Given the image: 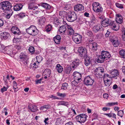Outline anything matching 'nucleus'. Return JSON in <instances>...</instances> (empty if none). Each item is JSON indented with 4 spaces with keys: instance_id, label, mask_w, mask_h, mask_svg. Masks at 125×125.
<instances>
[{
    "instance_id": "f257e3e1",
    "label": "nucleus",
    "mask_w": 125,
    "mask_h": 125,
    "mask_svg": "<svg viewBox=\"0 0 125 125\" xmlns=\"http://www.w3.org/2000/svg\"><path fill=\"white\" fill-rule=\"evenodd\" d=\"M12 7L10 3L8 1L2 2L0 4V8L2 9L4 11H10L12 12L11 9Z\"/></svg>"
},
{
    "instance_id": "f03ea898",
    "label": "nucleus",
    "mask_w": 125,
    "mask_h": 125,
    "mask_svg": "<svg viewBox=\"0 0 125 125\" xmlns=\"http://www.w3.org/2000/svg\"><path fill=\"white\" fill-rule=\"evenodd\" d=\"M26 31L28 34L32 36L36 35L39 31L36 27L33 25H31L29 28L26 29Z\"/></svg>"
},
{
    "instance_id": "7ed1b4c3",
    "label": "nucleus",
    "mask_w": 125,
    "mask_h": 125,
    "mask_svg": "<svg viewBox=\"0 0 125 125\" xmlns=\"http://www.w3.org/2000/svg\"><path fill=\"white\" fill-rule=\"evenodd\" d=\"M94 74L96 77L98 78H102L104 76V68L101 67H99L95 70Z\"/></svg>"
},
{
    "instance_id": "20e7f679",
    "label": "nucleus",
    "mask_w": 125,
    "mask_h": 125,
    "mask_svg": "<svg viewBox=\"0 0 125 125\" xmlns=\"http://www.w3.org/2000/svg\"><path fill=\"white\" fill-rule=\"evenodd\" d=\"M77 18V15L74 12H70L67 14L66 17L67 20L70 22H72L76 20Z\"/></svg>"
},
{
    "instance_id": "39448f33",
    "label": "nucleus",
    "mask_w": 125,
    "mask_h": 125,
    "mask_svg": "<svg viewBox=\"0 0 125 125\" xmlns=\"http://www.w3.org/2000/svg\"><path fill=\"white\" fill-rule=\"evenodd\" d=\"M87 115L85 114H82L79 115L76 117V119L80 123H83L86 120Z\"/></svg>"
},
{
    "instance_id": "423d86ee",
    "label": "nucleus",
    "mask_w": 125,
    "mask_h": 125,
    "mask_svg": "<svg viewBox=\"0 0 125 125\" xmlns=\"http://www.w3.org/2000/svg\"><path fill=\"white\" fill-rule=\"evenodd\" d=\"M19 61L24 65H26L27 64V56L23 53H21L19 57Z\"/></svg>"
},
{
    "instance_id": "0eeeda50",
    "label": "nucleus",
    "mask_w": 125,
    "mask_h": 125,
    "mask_svg": "<svg viewBox=\"0 0 125 125\" xmlns=\"http://www.w3.org/2000/svg\"><path fill=\"white\" fill-rule=\"evenodd\" d=\"M94 82V80L92 79L90 76L85 77L83 81L84 84L86 86L93 85Z\"/></svg>"
},
{
    "instance_id": "6e6552de",
    "label": "nucleus",
    "mask_w": 125,
    "mask_h": 125,
    "mask_svg": "<svg viewBox=\"0 0 125 125\" xmlns=\"http://www.w3.org/2000/svg\"><path fill=\"white\" fill-rule=\"evenodd\" d=\"M72 39L75 43L78 44L81 42L82 39V36L80 34L75 33L73 35Z\"/></svg>"
},
{
    "instance_id": "1a4fd4ad",
    "label": "nucleus",
    "mask_w": 125,
    "mask_h": 125,
    "mask_svg": "<svg viewBox=\"0 0 125 125\" xmlns=\"http://www.w3.org/2000/svg\"><path fill=\"white\" fill-rule=\"evenodd\" d=\"M80 55L81 57H86L87 56V51L86 48L84 47H79L78 49Z\"/></svg>"
},
{
    "instance_id": "9d476101",
    "label": "nucleus",
    "mask_w": 125,
    "mask_h": 125,
    "mask_svg": "<svg viewBox=\"0 0 125 125\" xmlns=\"http://www.w3.org/2000/svg\"><path fill=\"white\" fill-rule=\"evenodd\" d=\"M115 47H117L119 44V39L117 37H115L110 40Z\"/></svg>"
},
{
    "instance_id": "9b49d317",
    "label": "nucleus",
    "mask_w": 125,
    "mask_h": 125,
    "mask_svg": "<svg viewBox=\"0 0 125 125\" xmlns=\"http://www.w3.org/2000/svg\"><path fill=\"white\" fill-rule=\"evenodd\" d=\"M109 25L111 26L112 29L115 31L118 30L119 29V27L117 26V23L114 21L111 20Z\"/></svg>"
},
{
    "instance_id": "f8f14e48",
    "label": "nucleus",
    "mask_w": 125,
    "mask_h": 125,
    "mask_svg": "<svg viewBox=\"0 0 125 125\" xmlns=\"http://www.w3.org/2000/svg\"><path fill=\"white\" fill-rule=\"evenodd\" d=\"M74 10L77 12L83 11L84 10V7L82 4H78L76 5L74 7Z\"/></svg>"
},
{
    "instance_id": "ddd939ff",
    "label": "nucleus",
    "mask_w": 125,
    "mask_h": 125,
    "mask_svg": "<svg viewBox=\"0 0 125 125\" xmlns=\"http://www.w3.org/2000/svg\"><path fill=\"white\" fill-rule=\"evenodd\" d=\"M73 74L74 79H75L76 80H78V81H81L82 75L81 73L77 72H74Z\"/></svg>"
},
{
    "instance_id": "4468645a",
    "label": "nucleus",
    "mask_w": 125,
    "mask_h": 125,
    "mask_svg": "<svg viewBox=\"0 0 125 125\" xmlns=\"http://www.w3.org/2000/svg\"><path fill=\"white\" fill-rule=\"evenodd\" d=\"M12 48V46H6L5 48L6 53L10 56H12L13 54Z\"/></svg>"
},
{
    "instance_id": "2eb2a0df",
    "label": "nucleus",
    "mask_w": 125,
    "mask_h": 125,
    "mask_svg": "<svg viewBox=\"0 0 125 125\" xmlns=\"http://www.w3.org/2000/svg\"><path fill=\"white\" fill-rule=\"evenodd\" d=\"M11 31L12 33L16 35H19L21 34L20 30L17 27H13L11 29Z\"/></svg>"
},
{
    "instance_id": "dca6fc26",
    "label": "nucleus",
    "mask_w": 125,
    "mask_h": 125,
    "mask_svg": "<svg viewBox=\"0 0 125 125\" xmlns=\"http://www.w3.org/2000/svg\"><path fill=\"white\" fill-rule=\"evenodd\" d=\"M110 21L111 20L105 18L102 21L101 24L103 27H106L109 25Z\"/></svg>"
},
{
    "instance_id": "f3484780",
    "label": "nucleus",
    "mask_w": 125,
    "mask_h": 125,
    "mask_svg": "<svg viewBox=\"0 0 125 125\" xmlns=\"http://www.w3.org/2000/svg\"><path fill=\"white\" fill-rule=\"evenodd\" d=\"M101 53L105 60L108 59L111 57L110 54L108 52L103 51H102Z\"/></svg>"
},
{
    "instance_id": "a211bd4d",
    "label": "nucleus",
    "mask_w": 125,
    "mask_h": 125,
    "mask_svg": "<svg viewBox=\"0 0 125 125\" xmlns=\"http://www.w3.org/2000/svg\"><path fill=\"white\" fill-rule=\"evenodd\" d=\"M29 108L32 112L34 113L38 110V109L37 106L35 105L32 104L29 106Z\"/></svg>"
},
{
    "instance_id": "6ab92c4d",
    "label": "nucleus",
    "mask_w": 125,
    "mask_h": 125,
    "mask_svg": "<svg viewBox=\"0 0 125 125\" xmlns=\"http://www.w3.org/2000/svg\"><path fill=\"white\" fill-rule=\"evenodd\" d=\"M110 74L112 75V77H114L119 75L118 71L116 69H112L110 71Z\"/></svg>"
},
{
    "instance_id": "aec40b11",
    "label": "nucleus",
    "mask_w": 125,
    "mask_h": 125,
    "mask_svg": "<svg viewBox=\"0 0 125 125\" xmlns=\"http://www.w3.org/2000/svg\"><path fill=\"white\" fill-rule=\"evenodd\" d=\"M102 27L100 24H98L94 26L93 28V30L95 32H97L102 30Z\"/></svg>"
},
{
    "instance_id": "412c9836",
    "label": "nucleus",
    "mask_w": 125,
    "mask_h": 125,
    "mask_svg": "<svg viewBox=\"0 0 125 125\" xmlns=\"http://www.w3.org/2000/svg\"><path fill=\"white\" fill-rule=\"evenodd\" d=\"M116 21L117 23L119 24L121 23L123 21V18L121 15L120 14H116Z\"/></svg>"
},
{
    "instance_id": "4be33fe9",
    "label": "nucleus",
    "mask_w": 125,
    "mask_h": 125,
    "mask_svg": "<svg viewBox=\"0 0 125 125\" xmlns=\"http://www.w3.org/2000/svg\"><path fill=\"white\" fill-rule=\"evenodd\" d=\"M80 62V60L78 59H76L71 63L72 65V67L73 68H76L79 65Z\"/></svg>"
},
{
    "instance_id": "5701e85b",
    "label": "nucleus",
    "mask_w": 125,
    "mask_h": 125,
    "mask_svg": "<svg viewBox=\"0 0 125 125\" xmlns=\"http://www.w3.org/2000/svg\"><path fill=\"white\" fill-rule=\"evenodd\" d=\"M90 47L93 51L96 50L97 49V45L95 42H93V43L90 44Z\"/></svg>"
},
{
    "instance_id": "b1692460",
    "label": "nucleus",
    "mask_w": 125,
    "mask_h": 125,
    "mask_svg": "<svg viewBox=\"0 0 125 125\" xmlns=\"http://www.w3.org/2000/svg\"><path fill=\"white\" fill-rule=\"evenodd\" d=\"M46 21V19L45 17L40 18L38 20V23L40 25H42L44 24Z\"/></svg>"
},
{
    "instance_id": "393cba45",
    "label": "nucleus",
    "mask_w": 125,
    "mask_h": 125,
    "mask_svg": "<svg viewBox=\"0 0 125 125\" xmlns=\"http://www.w3.org/2000/svg\"><path fill=\"white\" fill-rule=\"evenodd\" d=\"M23 5L21 4H16L14 6L13 9L15 11H18L20 10L22 8Z\"/></svg>"
},
{
    "instance_id": "a878e982",
    "label": "nucleus",
    "mask_w": 125,
    "mask_h": 125,
    "mask_svg": "<svg viewBox=\"0 0 125 125\" xmlns=\"http://www.w3.org/2000/svg\"><path fill=\"white\" fill-rule=\"evenodd\" d=\"M41 6L47 10H49L51 8V6L49 4L45 3H41Z\"/></svg>"
},
{
    "instance_id": "bb28decb",
    "label": "nucleus",
    "mask_w": 125,
    "mask_h": 125,
    "mask_svg": "<svg viewBox=\"0 0 125 125\" xmlns=\"http://www.w3.org/2000/svg\"><path fill=\"white\" fill-rule=\"evenodd\" d=\"M61 37L59 35H57L53 38V40L55 43L57 44H59L60 43Z\"/></svg>"
},
{
    "instance_id": "cd10ccee",
    "label": "nucleus",
    "mask_w": 125,
    "mask_h": 125,
    "mask_svg": "<svg viewBox=\"0 0 125 125\" xmlns=\"http://www.w3.org/2000/svg\"><path fill=\"white\" fill-rule=\"evenodd\" d=\"M68 32L69 35H72L74 34V31L73 29L72 28L71 26L67 25Z\"/></svg>"
},
{
    "instance_id": "c85d7f7f",
    "label": "nucleus",
    "mask_w": 125,
    "mask_h": 125,
    "mask_svg": "<svg viewBox=\"0 0 125 125\" xmlns=\"http://www.w3.org/2000/svg\"><path fill=\"white\" fill-rule=\"evenodd\" d=\"M66 30V26L64 25H63L60 27L59 31L60 33H62L63 34H64Z\"/></svg>"
},
{
    "instance_id": "c756f323",
    "label": "nucleus",
    "mask_w": 125,
    "mask_h": 125,
    "mask_svg": "<svg viewBox=\"0 0 125 125\" xmlns=\"http://www.w3.org/2000/svg\"><path fill=\"white\" fill-rule=\"evenodd\" d=\"M103 56L102 55V54L99 55L97 59V62L99 63H101L104 62L105 60Z\"/></svg>"
},
{
    "instance_id": "7c9ffc66",
    "label": "nucleus",
    "mask_w": 125,
    "mask_h": 125,
    "mask_svg": "<svg viewBox=\"0 0 125 125\" xmlns=\"http://www.w3.org/2000/svg\"><path fill=\"white\" fill-rule=\"evenodd\" d=\"M91 60L89 58H86L84 60V64L86 66H89L90 64H91Z\"/></svg>"
},
{
    "instance_id": "2f4dec72",
    "label": "nucleus",
    "mask_w": 125,
    "mask_h": 125,
    "mask_svg": "<svg viewBox=\"0 0 125 125\" xmlns=\"http://www.w3.org/2000/svg\"><path fill=\"white\" fill-rule=\"evenodd\" d=\"M56 69L58 72L60 73L62 71L63 68L62 67L60 64H58L56 65Z\"/></svg>"
},
{
    "instance_id": "473e14b6",
    "label": "nucleus",
    "mask_w": 125,
    "mask_h": 125,
    "mask_svg": "<svg viewBox=\"0 0 125 125\" xmlns=\"http://www.w3.org/2000/svg\"><path fill=\"white\" fill-rule=\"evenodd\" d=\"M59 14L60 16L61 17V18H63L65 17L66 18L67 14L66 11L64 10H62L59 12Z\"/></svg>"
},
{
    "instance_id": "72a5a7b5",
    "label": "nucleus",
    "mask_w": 125,
    "mask_h": 125,
    "mask_svg": "<svg viewBox=\"0 0 125 125\" xmlns=\"http://www.w3.org/2000/svg\"><path fill=\"white\" fill-rule=\"evenodd\" d=\"M1 38L4 40L7 39L9 36V34L6 32H4V33L1 34Z\"/></svg>"
},
{
    "instance_id": "f704fd0d",
    "label": "nucleus",
    "mask_w": 125,
    "mask_h": 125,
    "mask_svg": "<svg viewBox=\"0 0 125 125\" xmlns=\"http://www.w3.org/2000/svg\"><path fill=\"white\" fill-rule=\"evenodd\" d=\"M53 22V23L54 24L55 26L56 27H57L60 23L59 22L58 19L56 17L54 18Z\"/></svg>"
},
{
    "instance_id": "c9c22d12",
    "label": "nucleus",
    "mask_w": 125,
    "mask_h": 125,
    "mask_svg": "<svg viewBox=\"0 0 125 125\" xmlns=\"http://www.w3.org/2000/svg\"><path fill=\"white\" fill-rule=\"evenodd\" d=\"M3 80L4 82V83L5 85H7L8 83L7 80L10 81V78H9V75L8 74L7 75H4L3 76Z\"/></svg>"
},
{
    "instance_id": "e433bc0d",
    "label": "nucleus",
    "mask_w": 125,
    "mask_h": 125,
    "mask_svg": "<svg viewBox=\"0 0 125 125\" xmlns=\"http://www.w3.org/2000/svg\"><path fill=\"white\" fill-rule=\"evenodd\" d=\"M96 22V19L94 16L93 15L91 17L90 21H89V23H91L92 24H94Z\"/></svg>"
},
{
    "instance_id": "4c0bfd02",
    "label": "nucleus",
    "mask_w": 125,
    "mask_h": 125,
    "mask_svg": "<svg viewBox=\"0 0 125 125\" xmlns=\"http://www.w3.org/2000/svg\"><path fill=\"white\" fill-rule=\"evenodd\" d=\"M94 11L96 13L98 12H101L103 11V8L102 7L101 5Z\"/></svg>"
},
{
    "instance_id": "58836bf2",
    "label": "nucleus",
    "mask_w": 125,
    "mask_h": 125,
    "mask_svg": "<svg viewBox=\"0 0 125 125\" xmlns=\"http://www.w3.org/2000/svg\"><path fill=\"white\" fill-rule=\"evenodd\" d=\"M101 5L99 3L97 2H94L92 4L93 10H94Z\"/></svg>"
},
{
    "instance_id": "ea45409f",
    "label": "nucleus",
    "mask_w": 125,
    "mask_h": 125,
    "mask_svg": "<svg viewBox=\"0 0 125 125\" xmlns=\"http://www.w3.org/2000/svg\"><path fill=\"white\" fill-rule=\"evenodd\" d=\"M51 73V70L49 69H45L43 73L44 74L49 76Z\"/></svg>"
},
{
    "instance_id": "a19ab883",
    "label": "nucleus",
    "mask_w": 125,
    "mask_h": 125,
    "mask_svg": "<svg viewBox=\"0 0 125 125\" xmlns=\"http://www.w3.org/2000/svg\"><path fill=\"white\" fill-rule=\"evenodd\" d=\"M68 87V84L67 83H64L62 84L61 89L64 90H66L67 89Z\"/></svg>"
},
{
    "instance_id": "79ce46f5",
    "label": "nucleus",
    "mask_w": 125,
    "mask_h": 125,
    "mask_svg": "<svg viewBox=\"0 0 125 125\" xmlns=\"http://www.w3.org/2000/svg\"><path fill=\"white\" fill-rule=\"evenodd\" d=\"M119 53L122 57L125 59V50L122 49L120 50Z\"/></svg>"
},
{
    "instance_id": "37998d69",
    "label": "nucleus",
    "mask_w": 125,
    "mask_h": 125,
    "mask_svg": "<svg viewBox=\"0 0 125 125\" xmlns=\"http://www.w3.org/2000/svg\"><path fill=\"white\" fill-rule=\"evenodd\" d=\"M46 29L47 32H49L52 30V26L51 25L48 24L46 25Z\"/></svg>"
},
{
    "instance_id": "c03bdc74",
    "label": "nucleus",
    "mask_w": 125,
    "mask_h": 125,
    "mask_svg": "<svg viewBox=\"0 0 125 125\" xmlns=\"http://www.w3.org/2000/svg\"><path fill=\"white\" fill-rule=\"evenodd\" d=\"M115 105H118L117 102L108 103L106 104V105L107 106L111 107Z\"/></svg>"
},
{
    "instance_id": "a18cd8bd",
    "label": "nucleus",
    "mask_w": 125,
    "mask_h": 125,
    "mask_svg": "<svg viewBox=\"0 0 125 125\" xmlns=\"http://www.w3.org/2000/svg\"><path fill=\"white\" fill-rule=\"evenodd\" d=\"M36 61L40 63L42 61V58L40 56H37L36 57Z\"/></svg>"
},
{
    "instance_id": "49530a36",
    "label": "nucleus",
    "mask_w": 125,
    "mask_h": 125,
    "mask_svg": "<svg viewBox=\"0 0 125 125\" xmlns=\"http://www.w3.org/2000/svg\"><path fill=\"white\" fill-rule=\"evenodd\" d=\"M71 71V68L70 67L66 68L65 72L67 74H69Z\"/></svg>"
},
{
    "instance_id": "de8ad7c7",
    "label": "nucleus",
    "mask_w": 125,
    "mask_h": 125,
    "mask_svg": "<svg viewBox=\"0 0 125 125\" xmlns=\"http://www.w3.org/2000/svg\"><path fill=\"white\" fill-rule=\"evenodd\" d=\"M81 81H78V80H76L74 79V80L72 81L71 83L72 85L74 86H76L78 84V83Z\"/></svg>"
},
{
    "instance_id": "09e8293b",
    "label": "nucleus",
    "mask_w": 125,
    "mask_h": 125,
    "mask_svg": "<svg viewBox=\"0 0 125 125\" xmlns=\"http://www.w3.org/2000/svg\"><path fill=\"white\" fill-rule=\"evenodd\" d=\"M57 95L61 97H65L66 95V94L65 93H60L59 92L57 93Z\"/></svg>"
},
{
    "instance_id": "8fccbe9b",
    "label": "nucleus",
    "mask_w": 125,
    "mask_h": 125,
    "mask_svg": "<svg viewBox=\"0 0 125 125\" xmlns=\"http://www.w3.org/2000/svg\"><path fill=\"white\" fill-rule=\"evenodd\" d=\"M21 38H14L13 40V42L14 43H18L21 42Z\"/></svg>"
},
{
    "instance_id": "3c124183",
    "label": "nucleus",
    "mask_w": 125,
    "mask_h": 125,
    "mask_svg": "<svg viewBox=\"0 0 125 125\" xmlns=\"http://www.w3.org/2000/svg\"><path fill=\"white\" fill-rule=\"evenodd\" d=\"M86 34L89 36L92 37L93 36V33L91 31L88 30L86 32Z\"/></svg>"
},
{
    "instance_id": "603ef678",
    "label": "nucleus",
    "mask_w": 125,
    "mask_h": 125,
    "mask_svg": "<svg viewBox=\"0 0 125 125\" xmlns=\"http://www.w3.org/2000/svg\"><path fill=\"white\" fill-rule=\"evenodd\" d=\"M124 114V112L123 111L120 110L118 111L117 115H118L122 117Z\"/></svg>"
},
{
    "instance_id": "864d4df0",
    "label": "nucleus",
    "mask_w": 125,
    "mask_h": 125,
    "mask_svg": "<svg viewBox=\"0 0 125 125\" xmlns=\"http://www.w3.org/2000/svg\"><path fill=\"white\" fill-rule=\"evenodd\" d=\"M39 63L36 61L33 63L32 64L33 67L36 68L38 67V66L39 65Z\"/></svg>"
},
{
    "instance_id": "5fc2aeb1",
    "label": "nucleus",
    "mask_w": 125,
    "mask_h": 125,
    "mask_svg": "<svg viewBox=\"0 0 125 125\" xmlns=\"http://www.w3.org/2000/svg\"><path fill=\"white\" fill-rule=\"evenodd\" d=\"M29 51L32 53H33L35 52L34 47L32 46H31L29 49Z\"/></svg>"
},
{
    "instance_id": "6e6d98bb",
    "label": "nucleus",
    "mask_w": 125,
    "mask_h": 125,
    "mask_svg": "<svg viewBox=\"0 0 125 125\" xmlns=\"http://www.w3.org/2000/svg\"><path fill=\"white\" fill-rule=\"evenodd\" d=\"M8 87H6L4 86L1 89V93H3V92L7 91Z\"/></svg>"
},
{
    "instance_id": "4d7b16f0",
    "label": "nucleus",
    "mask_w": 125,
    "mask_h": 125,
    "mask_svg": "<svg viewBox=\"0 0 125 125\" xmlns=\"http://www.w3.org/2000/svg\"><path fill=\"white\" fill-rule=\"evenodd\" d=\"M61 121V119L60 118H58L56 119L55 124L57 125H59L60 124Z\"/></svg>"
},
{
    "instance_id": "13d9d810",
    "label": "nucleus",
    "mask_w": 125,
    "mask_h": 125,
    "mask_svg": "<svg viewBox=\"0 0 125 125\" xmlns=\"http://www.w3.org/2000/svg\"><path fill=\"white\" fill-rule=\"evenodd\" d=\"M35 8L32 3H31L29 5L28 9L29 10H32Z\"/></svg>"
},
{
    "instance_id": "bf43d9fd",
    "label": "nucleus",
    "mask_w": 125,
    "mask_h": 125,
    "mask_svg": "<svg viewBox=\"0 0 125 125\" xmlns=\"http://www.w3.org/2000/svg\"><path fill=\"white\" fill-rule=\"evenodd\" d=\"M115 5L118 8H123V5L122 4H119L118 3H116Z\"/></svg>"
},
{
    "instance_id": "052dcab7",
    "label": "nucleus",
    "mask_w": 125,
    "mask_h": 125,
    "mask_svg": "<svg viewBox=\"0 0 125 125\" xmlns=\"http://www.w3.org/2000/svg\"><path fill=\"white\" fill-rule=\"evenodd\" d=\"M19 16L21 18H22L25 16V14L22 12L20 13L19 14Z\"/></svg>"
},
{
    "instance_id": "680f3d73",
    "label": "nucleus",
    "mask_w": 125,
    "mask_h": 125,
    "mask_svg": "<svg viewBox=\"0 0 125 125\" xmlns=\"http://www.w3.org/2000/svg\"><path fill=\"white\" fill-rule=\"evenodd\" d=\"M112 117L115 119H116V115L114 113H110V117Z\"/></svg>"
},
{
    "instance_id": "e2e57ef3",
    "label": "nucleus",
    "mask_w": 125,
    "mask_h": 125,
    "mask_svg": "<svg viewBox=\"0 0 125 125\" xmlns=\"http://www.w3.org/2000/svg\"><path fill=\"white\" fill-rule=\"evenodd\" d=\"M42 79V78H41L39 79L36 80L35 81L36 84L41 83V81Z\"/></svg>"
},
{
    "instance_id": "0e129e2a",
    "label": "nucleus",
    "mask_w": 125,
    "mask_h": 125,
    "mask_svg": "<svg viewBox=\"0 0 125 125\" xmlns=\"http://www.w3.org/2000/svg\"><path fill=\"white\" fill-rule=\"evenodd\" d=\"M33 11L34 13L36 14H38L40 12V11H39L37 10H35V8L33 9Z\"/></svg>"
},
{
    "instance_id": "69168bd1",
    "label": "nucleus",
    "mask_w": 125,
    "mask_h": 125,
    "mask_svg": "<svg viewBox=\"0 0 125 125\" xmlns=\"http://www.w3.org/2000/svg\"><path fill=\"white\" fill-rule=\"evenodd\" d=\"M63 105L67 107H68V105L69 104V103L68 102L64 101Z\"/></svg>"
},
{
    "instance_id": "338daca9",
    "label": "nucleus",
    "mask_w": 125,
    "mask_h": 125,
    "mask_svg": "<svg viewBox=\"0 0 125 125\" xmlns=\"http://www.w3.org/2000/svg\"><path fill=\"white\" fill-rule=\"evenodd\" d=\"M11 12L9 14L8 13L6 16V17L7 19H9L10 17L11 16L12 14V13L11 11Z\"/></svg>"
},
{
    "instance_id": "774afa93",
    "label": "nucleus",
    "mask_w": 125,
    "mask_h": 125,
    "mask_svg": "<svg viewBox=\"0 0 125 125\" xmlns=\"http://www.w3.org/2000/svg\"><path fill=\"white\" fill-rule=\"evenodd\" d=\"M50 98H52L53 99H58L59 98L56 96H54L53 95H52L50 97Z\"/></svg>"
}]
</instances>
